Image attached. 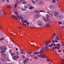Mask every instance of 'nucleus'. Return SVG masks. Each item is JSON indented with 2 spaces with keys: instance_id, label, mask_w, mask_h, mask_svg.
Masks as SVG:
<instances>
[{
  "instance_id": "obj_1",
  "label": "nucleus",
  "mask_w": 64,
  "mask_h": 64,
  "mask_svg": "<svg viewBox=\"0 0 64 64\" xmlns=\"http://www.w3.org/2000/svg\"><path fill=\"white\" fill-rule=\"evenodd\" d=\"M54 16L56 17V18L59 19L60 20H62L63 18V15L61 14H58V13L55 12L54 13Z\"/></svg>"
},
{
  "instance_id": "obj_55",
  "label": "nucleus",
  "mask_w": 64,
  "mask_h": 64,
  "mask_svg": "<svg viewBox=\"0 0 64 64\" xmlns=\"http://www.w3.org/2000/svg\"><path fill=\"white\" fill-rule=\"evenodd\" d=\"M27 25H29L30 24L29 22H27L26 23Z\"/></svg>"
},
{
  "instance_id": "obj_44",
  "label": "nucleus",
  "mask_w": 64,
  "mask_h": 64,
  "mask_svg": "<svg viewBox=\"0 0 64 64\" xmlns=\"http://www.w3.org/2000/svg\"><path fill=\"white\" fill-rule=\"evenodd\" d=\"M43 19L46 22H47V20H46L45 19L43 18Z\"/></svg>"
},
{
  "instance_id": "obj_17",
  "label": "nucleus",
  "mask_w": 64,
  "mask_h": 64,
  "mask_svg": "<svg viewBox=\"0 0 64 64\" xmlns=\"http://www.w3.org/2000/svg\"><path fill=\"white\" fill-rule=\"evenodd\" d=\"M34 8V7L31 6H30V8H29V9L30 10H32V9H33Z\"/></svg>"
},
{
  "instance_id": "obj_51",
  "label": "nucleus",
  "mask_w": 64,
  "mask_h": 64,
  "mask_svg": "<svg viewBox=\"0 0 64 64\" xmlns=\"http://www.w3.org/2000/svg\"><path fill=\"white\" fill-rule=\"evenodd\" d=\"M53 46H54V47H55V46H56V45H55V44H53Z\"/></svg>"
},
{
  "instance_id": "obj_8",
  "label": "nucleus",
  "mask_w": 64,
  "mask_h": 64,
  "mask_svg": "<svg viewBox=\"0 0 64 64\" xmlns=\"http://www.w3.org/2000/svg\"><path fill=\"white\" fill-rule=\"evenodd\" d=\"M29 60V59L26 58L25 59V60L23 62L24 63V64H25L26 63V62L28 61V60Z\"/></svg>"
},
{
  "instance_id": "obj_26",
  "label": "nucleus",
  "mask_w": 64,
  "mask_h": 64,
  "mask_svg": "<svg viewBox=\"0 0 64 64\" xmlns=\"http://www.w3.org/2000/svg\"><path fill=\"white\" fill-rule=\"evenodd\" d=\"M55 48L56 49H59V47H57V46H56L55 47Z\"/></svg>"
},
{
  "instance_id": "obj_38",
  "label": "nucleus",
  "mask_w": 64,
  "mask_h": 64,
  "mask_svg": "<svg viewBox=\"0 0 64 64\" xmlns=\"http://www.w3.org/2000/svg\"><path fill=\"white\" fill-rule=\"evenodd\" d=\"M24 1V0H21L20 1V3H22Z\"/></svg>"
},
{
  "instance_id": "obj_41",
  "label": "nucleus",
  "mask_w": 64,
  "mask_h": 64,
  "mask_svg": "<svg viewBox=\"0 0 64 64\" xmlns=\"http://www.w3.org/2000/svg\"><path fill=\"white\" fill-rule=\"evenodd\" d=\"M52 2L53 3H55L56 2V0H52Z\"/></svg>"
},
{
  "instance_id": "obj_34",
  "label": "nucleus",
  "mask_w": 64,
  "mask_h": 64,
  "mask_svg": "<svg viewBox=\"0 0 64 64\" xmlns=\"http://www.w3.org/2000/svg\"><path fill=\"white\" fill-rule=\"evenodd\" d=\"M22 25H24V26H26V24H24V23H22Z\"/></svg>"
},
{
  "instance_id": "obj_6",
  "label": "nucleus",
  "mask_w": 64,
  "mask_h": 64,
  "mask_svg": "<svg viewBox=\"0 0 64 64\" xmlns=\"http://www.w3.org/2000/svg\"><path fill=\"white\" fill-rule=\"evenodd\" d=\"M34 13H39V12H44V13H45V12H44V10H40L39 11L36 10L34 11Z\"/></svg>"
},
{
  "instance_id": "obj_48",
  "label": "nucleus",
  "mask_w": 64,
  "mask_h": 64,
  "mask_svg": "<svg viewBox=\"0 0 64 64\" xmlns=\"http://www.w3.org/2000/svg\"><path fill=\"white\" fill-rule=\"evenodd\" d=\"M17 17H18V19H20V17H19V16L18 15H17Z\"/></svg>"
},
{
  "instance_id": "obj_24",
  "label": "nucleus",
  "mask_w": 64,
  "mask_h": 64,
  "mask_svg": "<svg viewBox=\"0 0 64 64\" xmlns=\"http://www.w3.org/2000/svg\"><path fill=\"white\" fill-rule=\"evenodd\" d=\"M14 55H15V53H11V55L12 56H14Z\"/></svg>"
},
{
  "instance_id": "obj_11",
  "label": "nucleus",
  "mask_w": 64,
  "mask_h": 64,
  "mask_svg": "<svg viewBox=\"0 0 64 64\" xmlns=\"http://www.w3.org/2000/svg\"><path fill=\"white\" fill-rule=\"evenodd\" d=\"M27 22V20H23V21L22 20L21 21V22H24V23H26Z\"/></svg>"
},
{
  "instance_id": "obj_37",
  "label": "nucleus",
  "mask_w": 64,
  "mask_h": 64,
  "mask_svg": "<svg viewBox=\"0 0 64 64\" xmlns=\"http://www.w3.org/2000/svg\"><path fill=\"white\" fill-rule=\"evenodd\" d=\"M48 21V22H50V18H48L47 20Z\"/></svg>"
},
{
  "instance_id": "obj_63",
  "label": "nucleus",
  "mask_w": 64,
  "mask_h": 64,
  "mask_svg": "<svg viewBox=\"0 0 64 64\" xmlns=\"http://www.w3.org/2000/svg\"><path fill=\"white\" fill-rule=\"evenodd\" d=\"M30 27L32 28V27H34V28H35L34 27L32 26H30Z\"/></svg>"
},
{
  "instance_id": "obj_59",
  "label": "nucleus",
  "mask_w": 64,
  "mask_h": 64,
  "mask_svg": "<svg viewBox=\"0 0 64 64\" xmlns=\"http://www.w3.org/2000/svg\"><path fill=\"white\" fill-rule=\"evenodd\" d=\"M21 51H24V50H23L22 49H21Z\"/></svg>"
},
{
  "instance_id": "obj_15",
  "label": "nucleus",
  "mask_w": 64,
  "mask_h": 64,
  "mask_svg": "<svg viewBox=\"0 0 64 64\" xmlns=\"http://www.w3.org/2000/svg\"><path fill=\"white\" fill-rule=\"evenodd\" d=\"M56 40H59L60 41V40L59 39V38H58V36L56 35Z\"/></svg>"
},
{
  "instance_id": "obj_62",
  "label": "nucleus",
  "mask_w": 64,
  "mask_h": 64,
  "mask_svg": "<svg viewBox=\"0 0 64 64\" xmlns=\"http://www.w3.org/2000/svg\"><path fill=\"white\" fill-rule=\"evenodd\" d=\"M20 18L21 19H22L23 18H22V16H20Z\"/></svg>"
},
{
  "instance_id": "obj_33",
  "label": "nucleus",
  "mask_w": 64,
  "mask_h": 64,
  "mask_svg": "<svg viewBox=\"0 0 64 64\" xmlns=\"http://www.w3.org/2000/svg\"><path fill=\"white\" fill-rule=\"evenodd\" d=\"M5 51L4 50L0 52V53H2V54L4 52H5Z\"/></svg>"
},
{
  "instance_id": "obj_18",
  "label": "nucleus",
  "mask_w": 64,
  "mask_h": 64,
  "mask_svg": "<svg viewBox=\"0 0 64 64\" xmlns=\"http://www.w3.org/2000/svg\"><path fill=\"white\" fill-rule=\"evenodd\" d=\"M1 56L2 57H4L5 56V54H2Z\"/></svg>"
},
{
  "instance_id": "obj_13",
  "label": "nucleus",
  "mask_w": 64,
  "mask_h": 64,
  "mask_svg": "<svg viewBox=\"0 0 64 64\" xmlns=\"http://www.w3.org/2000/svg\"><path fill=\"white\" fill-rule=\"evenodd\" d=\"M39 16L38 15H34V18L36 19L37 18H38L39 17Z\"/></svg>"
},
{
  "instance_id": "obj_2",
  "label": "nucleus",
  "mask_w": 64,
  "mask_h": 64,
  "mask_svg": "<svg viewBox=\"0 0 64 64\" xmlns=\"http://www.w3.org/2000/svg\"><path fill=\"white\" fill-rule=\"evenodd\" d=\"M37 24L39 26H40L41 27H43L44 26V23L41 22H38Z\"/></svg>"
},
{
  "instance_id": "obj_3",
  "label": "nucleus",
  "mask_w": 64,
  "mask_h": 64,
  "mask_svg": "<svg viewBox=\"0 0 64 64\" xmlns=\"http://www.w3.org/2000/svg\"><path fill=\"white\" fill-rule=\"evenodd\" d=\"M12 58L14 60H16L18 59L19 56H15L12 57Z\"/></svg>"
},
{
  "instance_id": "obj_56",
  "label": "nucleus",
  "mask_w": 64,
  "mask_h": 64,
  "mask_svg": "<svg viewBox=\"0 0 64 64\" xmlns=\"http://www.w3.org/2000/svg\"><path fill=\"white\" fill-rule=\"evenodd\" d=\"M52 43H55V41H54V40H52Z\"/></svg>"
},
{
  "instance_id": "obj_20",
  "label": "nucleus",
  "mask_w": 64,
  "mask_h": 64,
  "mask_svg": "<svg viewBox=\"0 0 64 64\" xmlns=\"http://www.w3.org/2000/svg\"><path fill=\"white\" fill-rule=\"evenodd\" d=\"M0 50H4L3 49V46H1L0 47Z\"/></svg>"
},
{
  "instance_id": "obj_60",
  "label": "nucleus",
  "mask_w": 64,
  "mask_h": 64,
  "mask_svg": "<svg viewBox=\"0 0 64 64\" xmlns=\"http://www.w3.org/2000/svg\"><path fill=\"white\" fill-rule=\"evenodd\" d=\"M7 61H10V60H9V59H7Z\"/></svg>"
},
{
  "instance_id": "obj_46",
  "label": "nucleus",
  "mask_w": 64,
  "mask_h": 64,
  "mask_svg": "<svg viewBox=\"0 0 64 64\" xmlns=\"http://www.w3.org/2000/svg\"><path fill=\"white\" fill-rule=\"evenodd\" d=\"M27 52L29 54H31V53H32V52H28V51H27Z\"/></svg>"
},
{
  "instance_id": "obj_47",
  "label": "nucleus",
  "mask_w": 64,
  "mask_h": 64,
  "mask_svg": "<svg viewBox=\"0 0 64 64\" xmlns=\"http://www.w3.org/2000/svg\"><path fill=\"white\" fill-rule=\"evenodd\" d=\"M48 46H49V47H50V48H52V46L51 45H48Z\"/></svg>"
},
{
  "instance_id": "obj_50",
  "label": "nucleus",
  "mask_w": 64,
  "mask_h": 64,
  "mask_svg": "<svg viewBox=\"0 0 64 64\" xmlns=\"http://www.w3.org/2000/svg\"><path fill=\"white\" fill-rule=\"evenodd\" d=\"M54 41L55 42H58V41L57 40H55Z\"/></svg>"
},
{
  "instance_id": "obj_43",
  "label": "nucleus",
  "mask_w": 64,
  "mask_h": 64,
  "mask_svg": "<svg viewBox=\"0 0 64 64\" xmlns=\"http://www.w3.org/2000/svg\"><path fill=\"white\" fill-rule=\"evenodd\" d=\"M19 1H18L17 2H16V4H18V3H19Z\"/></svg>"
},
{
  "instance_id": "obj_54",
  "label": "nucleus",
  "mask_w": 64,
  "mask_h": 64,
  "mask_svg": "<svg viewBox=\"0 0 64 64\" xmlns=\"http://www.w3.org/2000/svg\"><path fill=\"white\" fill-rule=\"evenodd\" d=\"M50 15H51V16H53V14H50Z\"/></svg>"
},
{
  "instance_id": "obj_61",
  "label": "nucleus",
  "mask_w": 64,
  "mask_h": 64,
  "mask_svg": "<svg viewBox=\"0 0 64 64\" xmlns=\"http://www.w3.org/2000/svg\"><path fill=\"white\" fill-rule=\"evenodd\" d=\"M2 2H4V1H5V0H2Z\"/></svg>"
},
{
  "instance_id": "obj_28",
  "label": "nucleus",
  "mask_w": 64,
  "mask_h": 64,
  "mask_svg": "<svg viewBox=\"0 0 64 64\" xmlns=\"http://www.w3.org/2000/svg\"><path fill=\"white\" fill-rule=\"evenodd\" d=\"M56 45L57 46H58V47H60V44H56Z\"/></svg>"
},
{
  "instance_id": "obj_45",
  "label": "nucleus",
  "mask_w": 64,
  "mask_h": 64,
  "mask_svg": "<svg viewBox=\"0 0 64 64\" xmlns=\"http://www.w3.org/2000/svg\"><path fill=\"white\" fill-rule=\"evenodd\" d=\"M34 58H35V59H37V58H38V57H37V56H35L34 57Z\"/></svg>"
},
{
  "instance_id": "obj_53",
  "label": "nucleus",
  "mask_w": 64,
  "mask_h": 64,
  "mask_svg": "<svg viewBox=\"0 0 64 64\" xmlns=\"http://www.w3.org/2000/svg\"><path fill=\"white\" fill-rule=\"evenodd\" d=\"M1 60H2V61H4V59L3 58H1Z\"/></svg>"
},
{
  "instance_id": "obj_25",
  "label": "nucleus",
  "mask_w": 64,
  "mask_h": 64,
  "mask_svg": "<svg viewBox=\"0 0 64 64\" xmlns=\"http://www.w3.org/2000/svg\"><path fill=\"white\" fill-rule=\"evenodd\" d=\"M48 7L50 8H52V6L51 5H49L48 6Z\"/></svg>"
},
{
  "instance_id": "obj_27",
  "label": "nucleus",
  "mask_w": 64,
  "mask_h": 64,
  "mask_svg": "<svg viewBox=\"0 0 64 64\" xmlns=\"http://www.w3.org/2000/svg\"><path fill=\"white\" fill-rule=\"evenodd\" d=\"M61 28L62 29H64V26H62L61 27Z\"/></svg>"
},
{
  "instance_id": "obj_58",
  "label": "nucleus",
  "mask_w": 64,
  "mask_h": 64,
  "mask_svg": "<svg viewBox=\"0 0 64 64\" xmlns=\"http://www.w3.org/2000/svg\"><path fill=\"white\" fill-rule=\"evenodd\" d=\"M47 61H50V60L48 59H47Z\"/></svg>"
},
{
  "instance_id": "obj_19",
  "label": "nucleus",
  "mask_w": 64,
  "mask_h": 64,
  "mask_svg": "<svg viewBox=\"0 0 64 64\" xmlns=\"http://www.w3.org/2000/svg\"><path fill=\"white\" fill-rule=\"evenodd\" d=\"M3 49L4 50H6V47L5 46H3Z\"/></svg>"
},
{
  "instance_id": "obj_23",
  "label": "nucleus",
  "mask_w": 64,
  "mask_h": 64,
  "mask_svg": "<svg viewBox=\"0 0 64 64\" xmlns=\"http://www.w3.org/2000/svg\"><path fill=\"white\" fill-rule=\"evenodd\" d=\"M3 15L4 16H6V15H7V14H6V13L4 12L3 13Z\"/></svg>"
},
{
  "instance_id": "obj_31",
  "label": "nucleus",
  "mask_w": 64,
  "mask_h": 64,
  "mask_svg": "<svg viewBox=\"0 0 64 64\" xmlns=\"http://www.w3.org/2000/svg\"><path fill=\"white\" fill-rule=\"evenodd\" d=\"M24 8H25V9H26V8H28V6H24Z\"/></svg>"
},
{
  "instance_id": "obj_4",
  "label": "nucleus",
  "mask_w": 64,
  "mask_h": 64,
  "mask_svg": "<svg viewBox=\"0 0 64 64\" xmlns=\"http://www.w3.org/2000/svg\"><path fill=\"white\" fill-rule=\"evenodd\" d=\"M42 49L40 50V52H35L34 53V55H36V54H41V53H42Z\"/></svg>"
},
{
  "instance_id": "obj_5",
  "label": "nucleus",
  "mask_w": 64,
  "mask_h": 64,
  "mask_svg": "<svg viewBox=\"0 0 64 64\" xmlns=\"http://www.w3.org/2000/svg\"><path fill=\"white\" fill-rule=\"evenodd\" d=\"M40 55L38 54L37 55L38 57H41V58H45L46 57V56L45 55H42L41 54H40Z\"/></svg>"
},
{
  "instance_id": "obj_36",
  "label": "nucleus",
  "mask_w": 64,
  "mask_h": 64,
  "mask_svg": "<svg viewBox=\"0 0 64 64\" xmlns=\"http://www.w3.org/2000/svg\"><path fill=\"white\" fill-rule=\"evenodd\" d=\"M58 24H62V22H61L60 21H59L58 22Z\"/></svg>"
},
{
  "instance_id": "obj_30",
  "label": "nucleus",
  "mask_w": 64,
  "mask_h": 64,
  "mask_svg": "<svg viewBox=\"0 0 64 64\" xmlns=\"http://www.w3.org/2000/svg\"><path fill=\"white\" fill-rule=\"evenodd\" d=\"M46 16L47 18H48L49 17V15L48 14H46Z\"/></svg>"
},
{
  "instance_id": "obj_22",
  "label": "nucleus",
  "mask_w": 64,
  "mask_h": 64,
  "mask_svg": "<svg viewBox=\"0 0 64 64\" xmlns=\"http://www.w3.org/2000/svg\"><path fill=\"white\" fill-rule=\"evenodd\" d=\"M45 43H46V45L47 46L49 43V42H45Z\"/></svg>"
},
{
  "instance_id": "obj_7",
  "label": "nucleus",
  "mask_w": 64,
  "mask_h": 64,
  "mask_svg": "<svg viewBox=\"0 0 64 64\" xmlns=\"http://www.w3.org/2000/svg\"><path fill=\"white\" fill-rule=\"evenodd\" d=\"M38 4L41 5L44 4V2L42 0H40L39 1Z\"/></svg>"
},
{
  "instance_id": "obj_64",
  "label": "nucleus",
  "mask_w": 64,
  "mask_h": 64,
  "mask_svg": "<svg viewBox=\"0 0 64 64\" xmlns=\"http://www.w3.org/2000/svg\"><path fill=\"white\" fill-rule=\"evenodd\" d=\"M52 49L53 50H54L55 49V48H54V47H53Z\"/></svg>"
},
{
  "instance_id": "obj_21",
  "label": "nucleus",
  "mask_w": 64,
  "mask_h": 64,
  "mask_svg": "<svg viewBox=\"0 0 64 64\" xmlns=\"http://www.w3.org/2000/svg\"><path fill=\"white\" fill-rule=\"evenodd\" d=\"M22 4H27V3H26V2L24 1L23 2H22Z\"/></svg>"
},
{
  "instance_id": "obj_10",
  "label": "nucleus",
  "mask_w": 64,
  "mask_h": 64,
  "mask_svg": "<svg viewBox=\"0 0 64 64\" xmlns=\"http://www.w3.org/2000/svg\"><path fill=\"white\" fill-rule=\"evenodd\" d=\"M12 17H13V18H15L16 19V20H17L18 19V18L16 16H15V15H12Z\"/></svg>"
},
{
  "instance_id": "obj_32",
  "label": "nucleus",
  "mask_w": 64,
  "mask_h": 64,
  "mask_svg": "<svg viewBox=\"0 0 64 64\" xmlns=\"http://www.w3.org/2000/svg\"><path fill=\"white\" fill-rule=\"evenodd\" d=\"M4 39V38H2L0 39V41H2V40H3Z\"/></svg>"
},
{
  "instance_id": "obj_39",
  "label": "nucleus",
  "mask_w": 64,
  "mask_h": 64,
  "mask_svg": "<svg viewBox=\"0 0 64 64\" xmlns=\"http://www.w3.org/2000/svg\"><path fill=\"white\" fill-rule=\"evenodd\" d=\"M9 52L10 54H11V53H12V52H11V50H10Z\"/></svg>"
},
{
  "instance_id": "obj_12",
  "label": "nucleus",
  "mask_w": 64,
  "mask_h": 64,
  "mask_svg": "<svg viewBox=\"0 0 64 64\" xmlns=\"http://www.w3.org/2000/svg\"><path fill=\"white\" fill-rule=\"evenodd\" d=\"M47 48H48V46H46V47H45L44 48H41V49H42V50H43V49H44V50H45L47 49Z\"/></svg>"
},
{
  "instance_id": "obj_49",
  "label": "nucleus",
  "mask_w": 64,
  "mask_h": 64,
  "mask_svg": "<svg viewBox=\"0 0 64 64\" xmlns=\"http://www.w3.org/2000/svg\"><path fill=\"white\" fill-rule=\"evenodd\" d=\"M53 35L54 36H56V34H55V33H54L53 34Z\"/></svg>"
},
{
  "instance_id": "obj_40",
  "label": "nucleus",
  "mask_w": 64,
  "mask_h": 64,
  "mask_svg": "<svg viewBox=\"0 0 64 64\" xmlns=\"http://www.w3.org/2000/svg\"><path fill=\"white\" fill-rule=\"evenodd\" d=\"M17 4H15L14 6V7H15V8H16V7H17Z\"/></svg>"
},
{
  "instance_id": "obj_29",
  "label": "nucleus",
  "mask_w": 64,
  "mask_h": 64,
  "mask_svg": "<svg viewBox=\"0 0 64 64\" xmlns=\"http://www.w3.org/2000/svg\"><path fill=\"white\" fill-rule=\"evenodd\" d=\"M14 14H16V15H18V12H14Z\"/></svg>"
},
{
  "instance_id": "obj_57",
  "label": "nucleus",
  "mask_w": 64,
  "mask_h": 64,
  "mask_svg": "<svg viewBox=\"0 0 64 64\" xmlns=\"http://www.w3.org/2000/svg\"><path fill=\"white\" fill-rule=\"evenodd\" d=\"M6 0L8 3H9V0Z\"/></svg>"
},
{
  "instance_id": "obj_9",
  "label": "nucleus",
  "mask_w": 64,
  "mask_h": 64,
  "mask_svg": "<svg viewBox=\"0 0 64 64\" xmlns=\"http://www.w3.org/2000/svg\"><path fill=\"white\" fill-rule=\"evenodd\" d=\"M8 8H10L11 10H12V11H13L14 10V9L13 10V9H12V6L10 5H9L8 6Z\"/></svg>"
},
{
  "instance_id": "obj_52",
  "label": "nucleus",
  "mask_w": 64,
  "mask_h": 64,
  "mask_svg": "<svg viewBox=\"0 0 64 64\" xmlns=\"http://www.w3.org/2000/svg\"><path fill=\"white\" fill-rule=\"evenodd\" d=\"M22 57H22L23 58H25V56H24V55H22Z\"/></svg>"
},
{
  "instance_id": "obj_35",
  "label": "nucleus",
  "mask_w": 64,
  "mask_h": 64,
  "mask_svg": "<svg viewBox=\"0 0 64 64\" xmlns=\"http://www.w3.org/2000/svg\"><path fill=\"white\" fill-rule=\"evenodd\" d=\"M32 2L34 4H35V2L33 0H32Z\"/></svg>"
},
{
  "instance_id": "obj_42",
  "label": "nucleus",
  "mask_w": 64,
  "mask_h": 64,
  "mask_svg": "<svg viewBox=\"0 0 64 64\" xmlns=\"http://www.w3.org/2000/svg\"><path fill=\"white\" fill-rule=\"evenodd\" d=\"M16 55H19V52L18 51L16 52Z\"/></svg>"
},
{
  "instance_id": "obj_16",
  "label": "nucleus",
  "mask_w": 64,
  "mask_h": 64,
  "mask_svg": "<svg viewBox=\"0 0 64 64\" xmlns=\"http://www.w3.org/2000/svg\"><path fill=\"white\" fill-rule=\"evenodd\" d=\"M21 10L22 11H26V9H24L23 8H21Z\"/></svg>"
},
{
  "instance_id": "obj_14",
  "label": "nucleus",
  "mask_w": 64,
  "mask_h": 64,
  "mask_svg": "<svg viewBox=\"0 0 64 64\" xmlns=\"http://www.w3.org/2000/svg\"><path fill=\"white\" fill-rule=\"evenodd\" d=\"M46 27H50V24H46Z\"/></svg>"
}]
</instances>
